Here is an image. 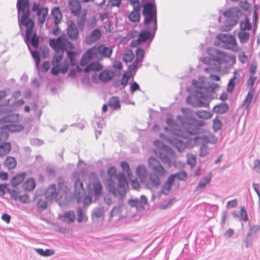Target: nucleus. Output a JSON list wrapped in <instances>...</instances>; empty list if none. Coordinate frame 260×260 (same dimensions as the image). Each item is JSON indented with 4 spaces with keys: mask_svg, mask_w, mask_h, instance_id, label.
Returning a JSON list of instances; mask_svg holds the SVG:
<instances>
[{
    "mask_svg": "<svg viewBox=\"0 0 260 260\" xmlns=\"http://www.w3.org/2000/svg\"><path fill=\"white\" fill-rule=\"evenodd\" d=\"M181 111L184 116H178L177 123L170 119L167 120V124L171 126L170 132L172 134L171 137H167L160 134L161 138L166 140L176 149L181 152L185 148H191L194 145L202 143L208 142L205 137L197 136L193 138L191 136L200 133V125L201 123L192 117V112L185 108H182Z\"/></svg>",
    "mask_w": 260,
    "mask_h": 260,
    "instance_id": "f257e3e1",
    "label": "nucleus"
},
{
    "mask_svg": "<svg viewBox=\"0 0 260 260\" xmlns=\"http://www.w3.org/2000/svg\"><path fill=\"white\" fill-rule=\"evenodd\" d=\"M199 48L203 54L209 56L201 58L203 64L202 69L205 73L209 74L208 77H200L192 81V93L186 98L188 104L194 107H204L209 105L211 96V37L206 39L204 43H201Z\"/></svg>",
    "mask_w": 260,
    "mask_h": 260,
    "instance_id": "f03ea898",
    "label": "nucleus"
},
{
    "mask_svg": "<svg viewBox=\"0 0 260 260\" xmlns=\"http://www.w3.org/2000/svg\"><path fill=\"white\" fill-rule=\"evenodd\" d=\"M143 14L145 17V29L141 31L138 40L133 41L131 44L136 46L148 40L151 41L157 30L156 9L155 5L147 3L144 5Z\"/></svg>",
    "mask_w": 260,
    "mask_h": 260,
    "instance_id": "7ed1b4c3",
    "label": "nucleus"
},
{
    "mask_svg": "<svg viewBox=\"0 0 260 260\" xmlns=\"http://www.w3.org/2000/svg\"><path fill=\"white\" fill-rule=\"evenodd\" d=\"M108 172L111 176L115 175L118 183L116 184L112 179H108L105 183L107 189L114 198H117L119 202H122L129 187L125 175L122 172L116 174L114 168H110Z\"/></svg>",
    "mask_w": 260,
    "mask_h": 260,
    "instance_id": "20e7f679",
    "label": "nucleus"
},
{
    "mask_svg": "<svg viewBox=\"0 0 260 260\" xmlns=\"http://www.w3.org/2000/svg\"><path fill=\"white\" fill-rule=\"evenodd\" d=\"M17 8L18 17H21L19 23L27 27L25 42L27 46H29V43H31L35 48H37L39 45V39L35 34L32 33V30L34 27V23L32 20L28 18L29 16V2H27L26 5L22 3L19 6L17 4Z\"/></svg>",
    "mask_w": 260,
    "mask_h": 260,
    "instance_id": "39448f33",
    "label": "nucleus"
},
{
    "mask_svg": "<svg viewBox=\"0 0 260 260\" xmlns=\"http://www.w3.org/2000/svg\"><path fill=\"white\" fill-rule=\"evenodd\" d=\"M154 145L157 147V149L154 150L155 157H150L148 162H159L158 159L162 162H175L176 155L172 149L165 145L160 140H155Z\"/></svg>",
    "mask_w": 260,
    "mask_h": 260,
    "instance_id": "423d86ee",
    "label": "nucleus"
},
{
    "mask_svg": "<svg viewBox=\"0 0 260 260\" xmlns=\"http://www.w3.org/2000/svg\"><path fill=\"white\" fill-rule=\"evenodd\" d=\"M113 50L111 47L100 45L89 49L82 56L80 64L82 66L87 64L91 59L109 58L111 56Z\"/></svg>",
    "mask_w": 260,
    "mask_h": 260,
    "instance_id": "0eeeda50",
    "label": "nucleus"
},
{
    "mask_svg": "<svg viewBox=\"0 0 260 260\" xmlns=\"http://www.w3.org/2000/svg\"><path fill=\"white\" fill-rule=\"evenodd\" d=\"M21 117L19 114L8 115L0 118V130L3 132H17L23 129V126L19 123Z\"/></svg>",
    "mask_w": 260,
    "mask_h": 260,
    "instance_id": "6e6552de",
    "label": "nucleus"
},
{
    "mask_svg": "<svg viewBox=\"0 0 260 260\" xmlns=\"http://www.w3.org/2000/svg\"><path fill=\"white\" fill-rule=\"evenodd\" d=\"M70 189V186L68 183L63 180H59L58 190L55 184H51L46 190L45 194L48 200L66 199L69 195Z\"/></svg>",
    "mask_w": 260,
    "mask_h": 260,
    "instance_id": "1a4fd4ad",
    "label": "nucleus"
},
{
    "mask_svg": "<svg viewBox=\"0 0 260 260\" xmlns=\"http://www.w3.org/2000/svg\"><path fill=\"white\" fill-rule=\"evenodd\" d=\"M214 45L234 51L238 49L237 43L235 37L234 36L228 34H218L216 36Z\"/></svg>",
    "mask_w": 260,
    "mask_h": 260,
    "instance_id": "9d476101",
    "label": "nucleus"
},
{
    "mask_svg": "<svg viewBox=\"0 0 260 260\" xmlns=\"http://www.w3.org/2000/svg\"><path fill=\"white\" fill-rule=\"evenodd\" d=\"M153 173L149 175V180L150 183H147V187L151 188L154 187H158L160 182V178L164 176L166 173V170L161 165V164H157L152 167Z\"/></svg>",
    "mask_w": 260,
    "mask_h": 260,
    "instance_id": "9b49d317",
    "label": "nucleus"
},
{
    "mask_svg": "<svg viewBox=\"0 0 260 260\" xmlns=\"http://www.w3.org/2000/svg\"><path fill=\"white\" fill-rule=\"evenodd\" d=\"M49 44L56 52H64L67 48H74L73 44L69 41L66 36H61L57 39H51Z\"/></svg>",
    "mask_w": 260,
    "mask_h": 260,
    "instance_id": "f8f14e48",
    "label": "nucleus"
},
{
    "mask_svg": "<svg viewBox=\"0 0 260 260\" xmlns=\"http://www.w3.org/2000/svg\"><path fill=\"white\" fill-rule=\"evenodd\" d=\"M32 11L36 13L39 23L41 24H43L48 15V9L39 3H35L32 7Z\"/></svg>",
    "mask_w": 260,
    "mask_h": 260,
    "instance_id": "ddd939ff",
    "label": "nucleus"
},
{
    "mask_svg": "<svg viewBox=\"0 0 260 260\" xmlns=\"http://www.w3.org/2000/svg\"><path fill=\"white\" fill-rule=\"evenodd\" d=\"M8 133L6 132H0V156L3 157L7 154L11 150L9 143L5 142L8 138Z\"/></svg>",
    "mask_w": 260,
    "mask_h": 260,
    "instance_id": "4468645a",
    "label": "nucleus"
},
{
    "mask_svg": "<svg viewBox=\"0 0 260 260\" xmlns=\"http://www.w3.org/2000/svg\"><path fill=\"white\" fill-rule=\"evenodd\" d=\"M144 51L141 48H138L136 51V58L135 61L130 64L129 66V70L131 72L134 71V70H137V69L139 68V64L141 66V63L143 61V59L144 57Z\"/></svg>",
    "mask_w": 260,
    "mask_h": 260,
    "instance_id": "2eb2a0df",
    "label": "nucleus"
},
{
    "mask_svg": "<svg viewBox=\"0 0 260 260\" xmlns=\"http://www.w3.org/2000/svg\"><path fill=\"white\" fill-rule=\"evenodd\" d=\"M67 30V34L70 39L74 40L78 39L79 31L74 22L73 21L68 22Z\"/></svg>",
    "mask_w": 260,
    "mask_h": 260,
    "instance_id": "dca6fc26",
    "label": "nucleus"
},
{
    "mask_svg": "<svg viewBox=\"0 0 260 260\" xmlns=\"http://www.w3.org/2000/svg\"><path fill=\"white\" fill-rule=\"evenodd\" d=\"M77 173L74 174V178H75L74 183V194L78 198V201L81 198V194L84 192V188L83 182L80 180L79 177H76Z\"/></svg>",
    "mask_w": 260,
    "mask_h": 260,
    "instance_id": "f3484780",
    "label": "nucleus"
},
{
    "mask_svg": "<svg viewBox=\"0 0 260 260\" xmlns=\"http://www.w3.org/2000/svg\"><path fill=\"white\" fill-rule=\"evenodd\" d=\"M59 219L67 223H72L76 219V214L74 210H69L64 212L63 214L59 215Z\"/></svg>",
    "mask_w": 260,
    "mask_h": 260,
    "instance_id": "a211bd4d",
    "label": "nucleus"
},
{
    "mask_svg": "<svg viewBox=\"0 0 260 260\" xmlns=\"http://www.w3.org/2000/svg\"><path fill=\"white\" fill-rule=\"evenodd\" d=\"M136 174L142 183L147 185V183L151 182L149 180L147 181V171L144 166L142 165L138 166L136 169Z\"/></svg>",
    "mask_w": 260,
    "mask_h": 260,
    "instance_id": "6ab92c4d",
    "label": "nucleus"
},
{
    "mask_svg": "<svg viewBox=\"0 0 260 260\" xmlns=\"http://www.w3.org/2000/svg\"><path fill=\"white\" fill-rule=\"evenodd\" d=\"M215 54L212 53V62H214L212 64H215V63L219 65L223 64V60L224 59L226 53L219 49H215Z\"/></svg>",
    "mask_w": 260,
    "mask_h": 260,
    "instance_id": "aec40b11",
    "label": "nucleus"
},
{
    "mask_svg": "<svg viewBox=\"0 0 260 260\" xmlns=\"http://www.w3.org/2000/svg\"><path fill=\"white\" fill-rule=\"evenodd\" d=\"M229 109V105L224 102L215 105L212 108V113L218 114H224L226 113Z\"/></svg>",
    "mask_w": 260,
    "mask_h": 260,
    "instance_id": "412c9836",
    "label": "nucleus"
},
{
    "mask_svg": "<svg viewBox=\"0 0 260 260\" xmlns=\"http://www.w3.org/2000/svg\"><path fill=\"white\" fill-rule=\"evenodd\" d=\"M69 6L72 13L76 16L80 14L81 7L79 0H69Z\"/></svg>",
    "mask_w": 260,
    "mask_h": 260,
    "instance_id": "4be33fe9",
    "label": "nucleus"
},
{
    "mask_svg": "<svg viewBox=\"0 0 260 260\" xmlns=\"http://www.w3.org/2000/svg\"><path fill=\"white\" fill-rule=\"evenodd\" d=\"M101 37V32L98 29H95L86 37V42L88 44H91L98 40Z\"/></svg>",
    "mask_w": 260,
    "mask_h": 260,
    "instance_id": "5701e85b",
    "label": "nucleus"
},
{
    "mask_svg": "<svg viewBox=\"0 0 260 260\" xmlns=\"http://www.w3.org/2000/svg\"><path fill=\"white\" fill-rule=\"evenodd\" d=\"M114 76L113 72L109 70L102 71L99 75V79L103 82H107L111 80Z\"/></svg>",
    "mask_w": 260,
    "mask_h": 260,
    "instance_id": "b1692460",
    "label": "nucleus"
},
{
    "mask_svg": "<svg viewBox=\"0 0 260 260\" xmlns=\"http://www.w3.org/2000/svg\"><path fill=\"white\" fill-rule=\"evenodd\" d=\"M238 19L235 18H227L224 22V25L221 26L222 31H229L232 28L238 23Z\"/></svg>",
    "mask_w": 260,
    "mask_h": 260,
    "instance_id": "393cba45",
    "label": "nucleus"
},
{
    "mask_svg": "<svg viewBox=\"0 0 260 260\" xmlns=\"http://www.w3.org/2000/svg\"><path fill=\"white\" fill-rule=\"evenodd\" d=\"M255 91V90H253V89L248 90L246 98L242 104V106L245 107V109L247 110H249L253 98Z\"/></svg>",
    "mask_w": 260,
    "mask_h": 260,
    "instance_id": "a878e982",
    "label": "nucleus"
},
{
    "mask_svg": "<svg viewBox=\"0 0 260 260\" xmlns=\"http://www.w3.org/2000/svg\"><path fill=\"white\" fill-rule=\"evenodd\" d=\"M223 118L221 116H216L212 120V130L214 133H217L221 130L223 124L221 119Z\"/></svg>",
    "mask_w": 260,
    "mask_h": 260,
    "instance_id": "bb28decb",
    "label": "nucleus"
},
{
    "mask_svg": "<svg viewBox=\"0 0 260 260\" xmlns=\"http://www.w3.org/2000/svg\"><path fill=\"white\" fill-rule=\"evenodd\" d=\"M26 176L25 173H21L16 175L15 176H14L12 178V179L11 181V184L13 187H16L24 180Z\"/></svg>",
    "mask_w": 260,
    "mask_h": 260,
    "instance_id": "cd10ccee",
    "label": "nucleus"
},
{
    "mask_svg": "<svg viewBox=\"0 0 260 260\" xmlns=\"http://www.w3.org/2000/svg\"><path fill=\"white\" fill-rule=\"evenodd\" d=\"M103 68V66L98 61H94L89 64L84 70L85 73H88L90 71H99Z\"/></svg>",
    "mask_w": 260,
    "mask_h": 260,
    "instance_id": "c85d7f7f",
    "label": "nucleus"
},
{
    "mask_svg": "<svg viewBox=\"0 0 260 260\" xmlns=\"http://www.w3.org/2000/svg\"><path fill=\"white\" fill-rule=\"evenodd\" d=\"M240 42L242 44H245L248 42L250 37V34L246 31L240 30L237 34Z\"/></svg>",
    "mask_w": 260,
    "mask_h": 260,
    "instance_id": "c756f323",
    "label": "nucleus"
},
{
    "mask_svg": "<svg viewBox=\"0 0 260 260\" xmlns=\"http://www.w3.org/2000/svg\"><path fill=\"white\" fill-rule=\"evenodd\" d=\"M136 73V70H134V71L131 72L129 70V66L128 68V71L124 73L122 76V78L121 81V84L123 87H125L127 83L130 78L134 76V75Z\"/></svg>",
    "mask_w": 260,
    "mask_h": 260,
    "instance_id": "7c9ffc66",
    "label": "nucleus"
},
{
    "mask_svg": "<svg viewBox=\"0 0 260 260\" xmlns=\"http://www.w3.org/2000/svg\"><path fill=\"white\" fill-rule=\"evenodd\" d=\"M51 14L53 18L54 19V23L55 25L58 24L60 23V20L62 18V14L61 12L58 7L54 8L51 11Z\"/></svg>",
    "mask_w": 260,
    "mask_h": 260,
    "instance_id": "2f4dec72",
    "label": "nucleus"
},
{
    "mask_svg": "<svg viewBox=\"0 0 260 260\" xmlns=\"http://www.w3.org/2000/svg\"><path fill=\"white\" fill-rule=\"evenodd\" d=\"M174 182L171 178L169 177L168 178L162 187L161 192L163 194L166 195L169 194Z\"/></svg>",
    "mask_w": 260,
    "mask_h": 260,
    "instance_id": "473e14b6",
    "label": "nucleus"
},
{
    "mask_svg": "<svg viewBox=\"0 0 260 260\" xmlns=\"http://www.w3.org/2000/svg\"><path fill=\"white\" fill-rule=\"evenodd\" d=\"M239 79H236L235 77H232L230 80L227 85L226 91L229 93H233L236 85L239 83Z\"/></svg>",
    "mask_w": 260,
    "mask_h": 260,
    "instance_id": "72a5a7b5",
    "label": "nucleus"
},
{
    "mask_svg": "<svg viewBox=\"0 0 260 260\" xmlns=\"http://www.w3.org/2000/svg\"><path fill=\"white\" fill-rule=\"evenodd\" d=\"M93 193L95 198H98L102 193V186L99 181H95L93 184Z\"/></svg>",
    "mask_w": 260,
    "mask_h": 260,
    "instance_id": "f704fd0d",
    "label": "nucleus"
},
{
    "mask_svg": "<svg viewBox=\"0 0 260 260\" xmlns=\"http://www.w3.org/2000/svg\"><path fill=\"white\" fill-rule=\"evenodd\" d=\"M23 187L25 190H33L36 187L35 180L32 178L27 179L24 183Z\"/></svg>",
    "mask_w": 260,
    "mask_h": 260,
    "instance_id": "c9c22d12",
    "label": "nucleus"
},
{
    "mask_svg": "<svg viewBox=\"0 0 260 260\" xmlns=\"http://www.w3.org/2000/svg\"><path fill=\"white\" fill-rule=\"evenodd\" d=\"M108 105L113 110L119 109L120 108L119 100L118 98L115 96L112 97L109 99Z\"/></svg>",
    "mask_w": 260,
    "mask_h": 260,
    "instance_id": "e433bc0d",
    "label": "nucleus"
},
{
    "mask_svg": "<svg viewBox=\"0 0 260 260\" xmlns=\"http://www.w3.org/2000/svg\"><path fill=\"white\" fill-rule=\"evenodd\" d=\"M224 59L223 60V63H229L231 62L230 64L228 66L229 69L232 68L236 62V56L234 55H229L226 53Z\"/></svg>",
    "mask_w": 260,
    "mask_h": 260,
    "instance_id": "4c0bfd02",
    "label": "nucleus"
},
{
    "mask_svg": "<svg viewBox=\"0 0 260 260\" xmlns=\"http://www.w3.org/2000/svg\"><path fill=\"white\" fill-rule=\"evenodd\" d=\"M187 176V173L186 172L182 171L176 173L172 174L170 175L169 177L171 178L174 181H175V179H178L179 180H184Z\"/></svg>",
    "mask_w": 260,
    "mask_h": 260,
    "instance_id": "58836bf2",
    "label": "nucleus"
},
{
    "mask_svg": "<svg viewBox=\"0 0 260 260\" xmlns=\"http://www.w3.org/2000/svg\"><path fill=\"white\" fill-rule=\"evenodd\" d=\"M77 221L78 222L81 223L83 221H86L88 217L85 214H84L83 209L79 207L77 209Z\"/></svg>",
    "mask_w": 260,
    "mask_h": 260,
    "instance_id": "ea45409f",
    "label": "nucleus"
},
{
    "mask_svg": "<svg viewBox=\"0 0 260 260\" xmlns=\"http://www.w3.org/2000/svg\"><path fill=\"white\" fill-rule=\"evenodd\" d=\"M135 57V55L132 50L128 49L126 51L123 55L122 59L125 62H129L132 61Z\"/></svg>",
    "mask_w": 260,
    "mask_h": 260,
    "instance_id": "a19ab883",
    "label": "nucleus"
},
{
    "mask_svg": "<svg viewBox=\"0 0 260 260\" xmlns=\"http://www.w3.org/2000/svg\"><path fill=\"white\" fill-rule=\"evenodd\" d=\"M129 21L133 22H137L140 21V13L139 12L133 11L128 16Z\"/></svg>",
    "mask_w": 260,
    "mask_h": 260,
    "instance_id": "79ce46f5",
    "label": "nucleus"
},
{
    "mask_svg": "<svg viewBox=\"0 0 260 260\" xmlns=\"http://www.w3.org/2000/svg\"><path fill=\"white\" fill-rule=\"evenodd\" d=\"M256 77L254 76H250L249 78L247 79L246 82V87L249 88V89H253L255 90L254 86L255 82L256 80Z\"/></svg>",
    "mask_w": 260,
    "mask_h": 260,
    "instance_id": "37998d69",
    "label": "nucleus"
},
{
    "mask_svg": "<svg viewBox=\"0 0 260 260\" xmlns=\"http://www.w3.org/2000/svg\"><path fill=\"white\" fill-rule=\"evenodd\" d=\"M239 6L240 8H242L244 11L249 13L251 12V4L247 0H245L243 2H241L239 3Z\"/></svg>",
    "mask_w": 260,
    "mask_h": 260,
    "instance_id": "c03bdc74",
    "label": "nucleus"
},
{
    "mask_svg": "<svg viewBox=\"0 0 260 260\" xmlns=\"http://www.w3.org/2000/svg\"><path fill=\"white\" fill-rule=\"evenodd\" d=\"M63 55V52H56V54L54 56L52 63L53 65H57L58 63L62 59Z\"/></svg>",
    "mask_w": 260,
    "mask_h": 260,
    "instance_id": "a18cd8bd",
    "label": "nucleus"
},
{
    "mask_svg": "<svg viewBox=\"0 0 260 260\" xmlns=\"http://www.w3.org/2000/svg\"><path fill=\"white\" fill-rule=\"evenodd\" d=\"M239 27L241 30H251L252 28V24L251 22H244L242 23L240 22Z\"/></svg>",
    "mask_w": 260,
    "mask_h": 260,
    "instance_id": "49530a36",
    "label": "nucleus"
},
{
    "mask_svg": "<svg viewBox=\"0 0 260 260\" xmlns=\"http://www.w3.org/2000/svg\"><path fill=\"white\" fill-rule=\"evenodd\" d=\"M30 44V43H29V45ZM28 49H29V50H30V51L31 52V55L32 56L33 58L35 60L36 67H37V69H38L39 68V63H40V61L39 55V54H38L37 51H31L29 46H28Z\"/></svg>",
    "mask_w": 260,
    "mask_h": 260,
    "instance_id": "de8ad7c7",
    "label": "nucleus"
},
{
    "mask_svg": "<svg viewBox=\"0 0 260 260\" xmlns=\"http://www.w3.org/2000/svg\"><path fill=\"white\" fill-rule=\"evenodd\" d=\"M235 7L227 9L223 12V16L227 19L230 18H234L235 16Z\"/></svg>",
    "mask_w": 260,
    "mask_h": 260,
    "instance_id": "09e8293b",
    "label": "nucleus"
},
{
    "mask_svg": "<svg viewBox=\"0 0 260 260\" xmlns=\"http://www.w3.org/2000/svg\"><path fill=\"white\" fill-rule=\"evenodd\" d=\"M104 213V210L101 207H98L95 208L92 213V217L100 218Z\"/></svg>",
    "mask_w": 260,
    "mask_h": 260,
    "instance_id": "8fccbe9b",
    "label": "nucleus"
},
{
    "mask_svg": "<svg viewBox=\"0 0 260 260\" xmlns=\"http://www.w3.org/2000/svg\"><path fill=\"white\" fill-rule=\"evenodd\" d=\"M68 56L70 61V64L72 66L75 65L76 63L75 56L76 54L75 52L68 51H67Z\"/></svg>",
    "mask_w": 260,
    "mask_h": 260,
    "instance_id": "3c124183",
    "label": "nucleus"
},
{
    "mask_svg": "<svg viewBox=\"0 0 260 260\" xmlns=\"http://www.w3.org/2000/svg\"><path fill=\"white\" fill-rule=\"evenodd\" d=\"M7 192L10 194L11 199L15 201H17L18 200L19 197V192L11 189H7Z\"/></svg>",
    "mask_w": 260,
    "mask_h": 260,
    "instance_id": "603ef678",
    "label": "nucleus"
},
{
    "mask_svg": "<svg viewBox=\"0 0 260 260\" xmlns=\"http://www.w3.org/2000/svg\"><path fill=\"white\" fill-rule=\"evenodd\" d=\"M239 216L240 219L243 221L246 222L248 220L247 213L244 207H241Z\"/></svg>",
    "mask_w": 260,
    "mask_h": 260,
    "instance_id": "864d4df0",
    "label": "nucleus"
},
{
    "mask_svg": "<svg viewBox=\"0 0 260 260\" xmlns=\"http://www.w3.org/2000/svg\"><path fill=\"white\" fill-rule=\"evenodd\" d=\"M131 3L133 7V11L139 12H140L142 6L141 4L139 1L133 0L131 1Z\"/></svg>",
    "mask_w": 260,
    "mask_h": 260,
    "instance_id": "5fc2aeb1",
    "label": "nucleus"
},
{
    "mask_svg": "<svg viewBox=\"0 0 260 260\" xmlns=\"http://www.w3.org/2000/svg\"><path fill=\"white\" fill-rule=\"evenodd\" d=\"M210 182L209 179L207 178H204L202 180L200 181L198 183L196 189L199 190L203 188L206 185Z\"/></svg>",
    "mask_w": 260,
    "mask_h": 260,
    "instance_id": "6e6d98bb",
    "label": "nucleus"
},
{
    "mask_svg": "<svg viewBox=\"0 0 260 260\" xmlns=\"http://www.w3.org/2000/svg\"><path fill=\"white\" fill-rule=\"evenodd\" d=\"M197 114L198 117L204 119L209 118L211 117V114L205 111H199L197 113Z\"/></svg>",
    "mask_w": 260,
    "mask_h": 260,
    "instance_id": "4d7b16f0",
    "label": "nucleus"
},
{
    "mask_svg": "<svg viewBox=\"0 0 260 260\" xmlns=\"http://www.w3.org/2000/svg\"><path fill=\"white\" fill-rule=\"evenodd\" d=\"M140 88L139 84L135 81H133L130 85V92L133 94L137 90H140Z\"/></svg>",
    "mask_w": 260,
    "mask_h": 260,
    "instance_id": "13d9d810",
    "label": "nucleus"
},
{
    "mask_svg": "<svg viewBox=\"0 0 260 260\" xmlns=\"http://www.w3.org/2000/svg\"><path fill=\"white\" fill-rule=\"evenodd\" d=\"M104 27L107 31L111 32L113 29V24L112 22L108 20L105 22H103Z\"/></svg>",
    "mask_w": 260,
    "mask_h": 260,
    "instance_id": "bf43d9fd",
    "label": "nucleus"
},
{
    "mask_svg": "<svg viewBox=\"0 0 260 260\" xmlns=\"http://www.w3.org/2000/svg\"><path fill=\"white\" fill-rule=\"evenodd\" d=\"M250 236L251 233H248L246 235V238L244 240V242L246 248H248L252 245V239L250 238Z\"/></svg>",
    "mask_w": 260,
    "mask_h": 260,
    "instance_id": "052dcab7",
    "label": "nucleus"
},
{
    "mask_svg": "<svg viewBox=\"0 0 260 260\" xmlns=\"http://www.w3.org/2000/svg\"><path fill=\"white\" fill-rule=\"evenodd\" d=\"M238 57H239V61L242 63H245L247 60V56L246 55V53L244 51L241 52L239 54Z\"/></svg>",
    "mask_w": 260,
    "mask_h": 260,
    "instance_id": "680f3d73",
    "label": "nucleus"
},
{
    "mask_svg": "<svg viewBox=\"0 0 260 260\" xmlns=\"http://www.w3.org/2000/svg\"><path fill=\"white\" fill-rule=\"evenodd\" d=\"M38 207L39 209L44 210L47 207V203L45 200H39L38 203Z\"/></svg>",
    "mask_w": 260,
    "mask_h": 260,
    "instance_id": "e2e57ef3",
    "label": "nucleus"
},
{
    "mask_svg": "<svg viewBox=\"0 0 260 260\" xmlns=\"http://www.w3.org/2000/svg\"><path fill=\"white\" fill-rule=\"evenodd\" d=\"M18 200L20 202L24 204H26L29 202V198L26 194L19 196Z\"/></svg>",
    "mask_w": 260,
    "mask_h": 260,
    "instance_id": "0e129e2a",
    "label": "nucleus"
},
{
    "mask_svg": "<svg viewBox=\"0 0 260 260\" xmlns=\"http://www.w3.org/2000/svg\"><path fill=\"white\" fill-rule=\"evenodd\" d=\"M238 205V202L237 199L228 201L226 204L227 208H235Z\"/></svg>",
    "mask_w": 260,
    "mask_h": 260,
    "instance_id": "69168bd1",
    "label": "nucleus"
},
{
    "mask_svg": "<svg viewBox=\"0 0 260 260\" xmlns=\"http://www.w3.org/2000/svg\"><path fill=\"white\" fill-rule=\"evenodd\" d=\"M235 18H237L238 19L241 17L242 16L244 15V13L239 9L237 7H235Z\"/></svg>",
    "mask_w": 260,
    "mask_h": 260,
    "instance_id": "338daca9",
    "label": "nucleus"
},
{
    "mask_svg": "<svg viewBox=\"0 0 260 260\" xmlns=\"http://www.w3.org/2000/svg\"><path fill=\"white\" fill-rule=\"evenodd\" d=\"M257 67V65L255 63H251L250 64L249 69L250 76H254Z\"/></svg>",
    "mask_w": 260,
    "mask_h": 260,
    "instance_id": "774afa93",
    "label": "nucleus"
}]
</instances>
